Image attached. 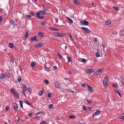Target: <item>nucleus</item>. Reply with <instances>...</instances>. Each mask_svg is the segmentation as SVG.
Masks as SVG:
<instances>
[{
    "instance_id": "nucleus-1",
    "label": "nucleus",
    "mask_w": 124,
    "mask_h": 124,
    "mask_svg": "<svg viewBox=\"0 0 124 124\" xmlns=\"http://www.w3.org/2000/svg\"><path fill=\"white\" fill-rule=\"evenodd\" d=\"M109 81L108 76H106L103 80V84L105 86L107 87L108 85Z\"/></svg>"
},
{
    "instance_id": "nucleus-2",
    "label": "nucleus",
    "mask_w": 124,
    "mask_h": 124,
    "mask_svg": "<svg viewBox=\"0 0 124 124\" xmlns=\"http://www.w3.org/2000/svg\"><path fill=\"white\" fill-rule=\"evenodd\" d=\"M103 71V70L102 68L100 69L96 70V72H95L94 74L93 75H97L101 73Z\"/></svg>"
},
{
    "instance_id": "nucleus-3",
    "label": "nucleus",
    "mask_w": 124,
    "mask_h": 124,
    "mask_svg": "<svg viewBox=\"0 0 124 124\" xmlns=\"http://www.w3.org/2000/svg\"><path fill=\"white\" fill-rule=\"evenodd\" d=\"M46 12L43 11L39 10L38 12H37L36 14V16H40V15H45Z\"/></svg>"
},
{
    "instance_id": "nucleus-4",
    "label": "nucleus",
    "mask_w": 124,
    "mask_h": 124,
    "mask_svg": "<svg viewBox=\"0 0 124 124\" xmlns=\"http://www.w3.org/2000/svg\"><path fill=\"white\" fill-rule=\"evenodd\" d=\"M82 30L85 32L86 33H88L91 32L90 30H89L88 28L84 27L81 28Z\"/></svg>"
},
{
    "instance_id": "nucleus-5",
    "label": "nucleus",
    "mask_w": 124,
    "mask_h": 124,
    "mask_svg": "<svg viewBox=\"0 0 124 124\" xmlns=\"http://www.w3.org/2000/svg\"><path fill=\"white\" fill-rule=\"evenodd\" d=\"M26 90H27L30 93H31V91L32 89L30 87H28L27 88L26 85L24 84V92L26 91Z\"/></svg>"
},
{
    "instance_id": "nucleus-6",
    "label": "nucleus",
    "mask_w": 124,
    "mask_h": 124,
    "mask_svg": "<svg viewBox=\"0 0 124 124\" xmlns=\"http://www.w3.org/2000/svg\"><path fill=\"white\" fill-rule=\"evenodd\" d=\"M61 84L59 82H55V85L56 88H59L60 87V86Z\"/></svg>"
},
{
    "instance_id": "nucleus-7",
    "label": "nucleus",
    "mask_w": 124,
    "mask_h": 124,
    "mask_svg": "<svg viewBox=\"0 0 124 124\" xmlns=\"http://www.w3.org/2000/svg\"><path fill=\"white\" fill-rule=\"evenodd\" d=\"M37 41V37L36 36H35L34 37H31L30 41L31 43L35 42Z\"/></svg>"
},
{
    "instance_id": "nucleus-8",
    "label": "nucleus",
    "mask_w": 124,
    "mask_h": 124,
    "mask_svg": "<svg viewBox=\"0 0 124 124\" xmlns=\"http://www.w3.org/2000/svg\"><path fill=\"white\" fill-rule=\"evenodd\" d=\"M94 70L93 69H90L86 70V72L87 73L90 74L91 73H92L94 71Z\"/></svg>"
},
{
    "instance_id": "nucleus-9",
    "label": "nucleus",
    "mask_w": 124,
    "mask_h": 124,
    "mask_svg": "<svg viewBox=\"0 0 124 124\" xmlns=\"http://www.w3.org/2000/svg\"><path fill=\"white\" fill-rule=\"evenodd\" d=\"M60 47L61 48V49L63 50V49L65 47V49H66L67 47V45H66L65 44H61V45Z\"/></svg>"
},
{
    "instance_id": "nucleus-10",
    "label": "nucleus",
    "mask_w": 124,
    "mask_h": 124,
    "mask_svg": "<svg viewBox=\"0 0 124 124\" xmlns=\"http://www.w3.org/2000/svg\"><path fill=\"white\" fill-rule=\"evenodd\" d=\"M29 33L27 31H26L25 32V35L24 38V39L25 41L27 39Z\"/></svg>"
},
{
    "instance_id": "nucleus-11",
    "label": "nucleus",
    "mask_w": 124,
    "mask_h": 124,
    "mask_svg": "<svg viewBox=\"0 0 124 124\" xmlns=\"http://www.w3.org/2000/svg\"><path fill=\"white\" fill-rule=\"evenodd\" d=\"M87 87L88 88V91L89 92L91 93H92L93 92L94 90L93 89L90 85H89Z\"/></svg>"
},
{
    "instance_id": "nucleus-12",
    "label": "nucleus",
    "mask_w": 124,
    "mask_h": 124,
    "mask_svg": "<svg viewBox=\"0 0 124 124\" xmlns=\"http://www.w3.org/2000/svg\"><path fill=\"white\" fill-rule=\"evenodd\" d=\"M53 35L55 36L59 37V32H54L53 33Z\"/></svg>"
},
{
    "instance_id": "nucleus-13",
    "label": "nucleus",
    "mask_w": 124,
    "mask_h": 124,
    "mask_svg": "<svg viewBox=\"0 0 124 124\" xmlns=\"http://www.w3.org/2000/svg\"><path fill=\"white\" fill-rule=\"evenodd\" d=\"M6 77V74H5L2 73L0 74V79H2Z\"/></svg>"
},
{
    "instance_id": "nucleus-14",
    "label": "nucleus",
    "mask_w": 124,
    "mask_h": 124,
    "mask_svg": "<svg viewBox=\"0 0 124 124\" xmlns=\"http://www.w3.org/2000/svg\"><path fill=\"white\" fill-rule=\"evenodd\" d=\"M101 111L99 110H96V112H95L94 114H93V116H96L97 115H99L101 113Z\"/></svg>"
},
{
    "instance_id": "nucleus-15",
    "label": "nucleus",
    "mask_w": 124,
    "mask_h": 124,
    "mask_svg": "<svg viewBox=\"0 0 124 124\" xmlns=\"http://www.w3.org/2000/svg\"><path fill=\"white\" fill-rule=\"evenodd\" d=\"M13 106L14 109L15 110H17L18 108V106L15 103L13 104Z\"/></svg>"
},
{
    "instance_id": "nucleus-16",
    "label": "nucleus",
    "mask_w": 124,
    "mask_h": 124,
    "mask_svg": "<svg viewBox=\"0 0 124 124\" xmlns=\"http://www.w3.org/2000/svg\"><path fill=\"white\" fill-rule=\"evenodd\" d=\"M43 44L42 42H40L37 45H36V46L37 47H42L43 45Z\"/></svg>"
},
{
    "instance_id": "nucleus-17",
    "label": "nucleus",
    "mask_w": 124,
    "mask_h": 124,
    "mask_svg": "<svg viewBox=\"0 0 124 124\" xmlns=\"http://www.w3.org/2000/svg\"><path fill=\"white\" fill-rule=\"evenodd\" d=\"M48 29L51 30H53V31H58L59 30L58 29H57L56 28H53L52 27H49L48 28Z\"/></svg>"
},
{
    "instance_id": "nucleus-18",
    "label": "nucleus",
    "mask_w": 124,
    "mask_h": 124,
    "mask_svg": "<svg viewBox=\"0 0 124 124\" xmlns=\"http://www.w3.org/2000/svg\"><path fill=\"white\" fill-rule=\"evenodd\" d=\"M9 22L11 24L13 25V26H14L16 24L15 22L13 20H10L9 21Z\"/></svg>"
},
{
    "instance_id": "nucleus-19",
    "label": "nucleus",
    "mask_w": 124,
    "mask_h": 124,
    "mask_svg": "<svg viewBox=\"0 0 124 124\" xmlns=\"http://www.w3.org/2000/svg\"><path fill=\"white\" fill-rule=\"evenodd\" d=\"M24 101L25 102L29 105L31 106V105L32 103H30L27 100L25 99H24Z\"/></svg>"
},
{
    "instance_id": "nucleus-20",
    "label": "nucleus",
    "mask_w": 124,
    "mask_h": 124,
    "mask_svg": "<svg viewBox=\"0 0 124 124\" xmlns=\"http://www.w3.org/2000/svg\"><path fill=\"white\" fill-rule=\"evenodd\" d=\"M14 46V44L12 43H10L9 44V47L12 48H13Z\"/></svg>"
},
{
    "instance_id": "nucleus-21",
    "label": "nucleus",
    "mask_w": 124,
    "mask_h": 124,
    "mask_svg": "<svg viewBox=\"0 0 124 124\" xmlns=\"http://www.w3.org/2000/svg\"><path fill=\"white\" fill-rule=\"evenodd\" d=\"M44 93L43 89L41 91H39V96H41L43 95Z\"/></svg>"
},
{
    "instance_id": "nucleus-22",
    "label": "nucleus",
    "mask_w": 124,
    "mask_h": 124,
    "mask_svg": "<svg viewBox=\"0 0 124 124\" xmlns=\"http://www.w3.org/2000/svg\"><path fill=\"white\" fill-rule=\"evenodd\" d=\"M68 59V62H71L72 61V58L71 57L67 56Z\"/></svg>"
},
{
    "instance_id": "nucleus-23",
    "label": "nucleus",
    "mask_w": 124,
    "mask_h": 124,
    "mask_svg": "<svg viewBox=\"0 0 124 124\" xmlns=\"http://www.w3.org/2000/svg\"><path fill=\"white\" fill-rule=\"evenodd\" d=\"M67 18L68 19L70 23H73V21L72 20L71 18H70L69 17H67Z\"/></svg>"
},
{
    "instance_id": "nucleus-24",
    "label": "nucleus",
    "mask_w": 124,
    "mask_h": 124,
    "mask_svg": "<svg viewBox=\"0 0 124 124\" xmlns=\"http://www.w3.org/2000/svg\"><path fill=\"white\" fill-rule=\"evenodd\" d=\"M84 25H88L89 24V23L87 21L84 20L83 21Z\"/></svg>"
},
{
    "instance_id": "nucleus-25",
    "label": "nucleus",
    "mask_w": 124,
    "mask_h": 124,
    "mask_svg": "<svg viewBox=\"0 0 124 124\" xmlns=\"http://www.w3.org/2000/svg\"><path fill=\"white\" fill-rule=\"evenodd\" d=\"M36 17L38 18L39 19H44V17L42 16H36Z\"/></svg>"
},
{
    "instance_id": "nucleus-26",
    "label": "nucleus",
    "mask_w": 124,
    "mask_h": 124,
    "mask_svg": "<svg viewBox=\"0 0 124 124\" xmlns=\"http://www.w3.org/2000/svg\"><path fill=\"white\" fill-rule=\"evenodd\" d=\"M120 82L122 83V85H124V79L121 78L120 79Z\"/></svg>"
},
{
    "instance_id": "nucleus-27",
    "label": "nucleus",
    "mask_w": 124,
    "mask_h": 124,
    "mask_svg": "<svg viewBox=\"0 0 124 124\" xmlns=\"http://www.w3.org/2000/svg\"><path fill=\"white\" fill-rule=\"evenodd\" d=\"M6 75L7 77L8 78H9L11 75V74L9 72H6Z\"/></svg>"
},
{
    "instance_id": "nucleus-28",
    "label": "nucleus",
    "mask_w": 124,
    "mask_h": 124,
    "mask_svg": "<svg viewBox=\"0 0 124 124\" xmlns=\"http://www.w3.org/2000/svg\"><path fill=\"white\" fill-rule=\"evenodd\" d=\"M88 85H89L87 84L86 83H84L82 84L81 86L83 87H86V86L87 87Z\"/></svg>"
},
{
    "instance_id": "nucleus-29",
    "label": "nucleus",
    "mask_w": 124,
    "mask_h": 124,
    "mask_svg": "<svg viewBox=\"0 0 124 124\" xmlns=\"http://www.w3.org/2000/svg\"><path fill=\"white\" fill-rule=\"evenodd\" d=\"M36 63V62H32L31 63V65L32 67H33Z\"/></svg>"
},
{
    "instance_id": "nucleus-30",
    "label": "nucleus",
    "mask_w": 124,
    "mask_h": 124,
    "mask_svg": "<svg viewBox=\"0 0 124 124\" xmlns=\"http://www.w3.org/2000/svg\"><path fill=\"white\" fill-rule=\"evenodd\" d=\"M111 23L110 21H107L105 23V24L106 25H109Z\"/></svg>"
},
{
    "instance_id": "nucleus-31",
    "label": "nucleus",
    "mask_w": 124,
    "mask_h": 124,
    "mask_svg": "<svg viewBox=\"0 0 124 124\" xmlns=\"http://www.w3.org/2000/svg\"><path fill=\"white\" fill-rule=\"evenodd\" d=\"M14 94L15 96H16L18 98L19 97V95L17 92H16Z\"/></svg>"
},
{
    "instance_id": "nucleus-32",
    "label": "nucleus",
    "mask_w": 124,
    "mask_h": 124,
    "mask_svg": "<svg viewBox=\"0 0 124 124\" xmlns=\"http://www.w3.org/2000/svg\"><path fill=\"white\" fill-rule=\"evenodd\" d=\"M11 92L13 94L16 92L14 90V88H12V89L10 90Z\"/></svg>"
},
{
    "instance_id": "nucleus-33",
    "label": "nucleus",
    "mask_w": 124,
    "mask_h": 124,
    "mask_svg": "<svg viewBox=\"0 0 124 124\" xmlns=\"http://www.w3.org/2000/svg\"><path fill=\"white\" fill-rule=\"evenodd\" d=\"M38 34L39 35L41 36H43L44 35L43 33L40 32H39L38 33Z\"/></svg>"
},
{
    "instance_id": "nucleus-34",
    "label": "nucleus",
    "mask_w": 124,
    "mask_h": 124,
    "mask_svg": "<svg viewBox=\"0 0 124 124\" xmlns=\"http://www.w3.org/2000/svg\"><path fill=\"white\" fill-rule=\"evenodd\" d=\"M76 117V116H69V117L71 119H74Z\"/></svg>"
},
{
    "instance_id": "nucleus-35",
    "label": "nucleus",
    "mask_w": 124,
    "mask_h": 124,
    "mask_svg": "<svg viewBox=\"0 0 124 124\" xmlns=\"http://www.w3.org/2000/svg\"><path fill=\"white\" fill-rule=\"evenodd\" d=\"M73 3L74 4H76L78 5L79 4V3L78 2V1L77 0H74L73 1Z\"/></svg>"
},
{
    "instance_id": "nucleus-36",
    "label": "nucleus",
    "mask_w": 124,
    "mask_h": 124,
    "mask_svg": "<svg viewBox=\"0 0 124 124\" xmlns=\"http://www.w3.org/2000/svg\"><path fill=\"white\" fill-rule=\"evenodd\" d=\"M113 8L117 11H118L119 10V9L116 7H114Z\"/></svg>"
},
{
    "instance_id": "nucleus-37",
    "label": "nucleus",
    "mask_w": 124,
    "mask_h": 124,
    "mask_svg": "<svg viewBox=\"0 0 124 124\" xmlns=\"http://www.w3.org/2000/svg\"><path fill=\"white\" fill-rule=\"evenodd\" d=\"M19 102L20 103V105L21 107L23 108V101H19Z\"/></svg>"
},
{
    "instance_id": "nucleus-38",
    "label": "nucleus",
    "mask_w": 124,
    "mask_h": 124,
    "mask_svg": "<svg viewBox=\"0 0 124 124\" xmlns=\"http://www.w3.org/2000/svg\"><path fill=\"white\" fill-rule=\"evenodd\" d=\"M54 106V105H53V104H52L50 105L49 106V107L50 109H51V108H52L53 107V106Z\"/></svg>"
},
{
    "instance_id": "nucleus-39",
    "label": "nucleus",
    "mask_w": 124,
    "mask_h": 124,
    "mask_svg": "<svg viewBox=\"0 0 124 124\" xmlns=\"http://www.w3.org/2000/svg\"><path fill=\"white\" fill-rule=\"evenodd\" d=\"M22 79V78L21 77H18V80L19 82L21 81Z\"/></svg>"
},
{
    "instance_id": "nucleus-40",
    "label": "nucleus",
    "mask_w": 124,
    "mask_h": 124,
    "mask_svg": "<svg viewBox=\"0 0 124 124\" xmlns=\"http://www.w3.org/2000/svg\"><path fill=\"white\" fill-rule=\"evenodd\" d=\"M68 36L71 39H72V40L73 39V38L72 37V35H71V34L70 33H69V34Z\"/></svg>"
},
{
    "instance_id": "nucleus-41",
    "label": "nucleus",
    "mask_w": 124,
    "mask_h": 124,
    "mask_svg": "<svg viewBox=\"0 0 124 124\" xmlns=\"http://www.w3.org/2000/svg\"><path fill=\"white\" fill-rule=\"evenodd\" d=\"M86 101L88 103V104L91 103L92 101L90 100H89L88 99H87Z\"/></svg>"
},
{
    "instance_id": "nucleus-42",
    "label": "nucleus",
    "mask_w": 124,
    "mask_h": 124,
    "mask_svg": "<svg viewBox=\"0 0 124 124\" xmlns=\"http://www.w3.org/2000/svg\"><path fill=\"white\" fill-rule=\"evenodd\" d=\"M115 92L117 93L120 97H121V94L118 91H116Z\"/></svg>"
},
{
    "instance_id": "nucleus-43",
    "label": "nucleus",
    "mask_w": 124,
    "mask_h": 124,
    "mask_svg": "<svg viewBox=\"0 0 124 124\" xmlns=\"http://www.w3.org/2000/svg\"><path fill=\"white\" fill-rule=\"evenodd\" d=\"M59 37H63L64 36V34L63 33L60 34L59 33Z\"/></svg>"
},
{
    "instance_id": "nucleus-44",
    "label": "nucleus",
    "mask_w": 124,
    "mask_h": 124,
    "mask_svg": "<svg viewBox=\"0 0 124 124\" xmlns=\"http://www.w3.org/2000/svg\"><path fill=\"white\" fill-rule=\"evenodd\" d=\"M87 61V60L85 59H82V61L84 63L85 62H86Z\"/></svg>"
},
{
    "instance_id": "nucleus-45",
    "label": "nucleus",
    "mask_w": 124,
    "mask_h": 124,
    "mask_svg": "<svg viewBox=\"0 0 124 124\" xmlns=\"http://www.w3.org/2000/svg\"><path fill=\"white\" fill-rule=\"evenodd\" d=\"M44 82H45V83L46 84H48L49 83V82L46 79L44 81Z\"/></svg>"
},
{
    "instance_id": "nucleus-46",
    "label": "nucleus",
    "mask_w": 124,
    "mask_h": 124,
    "mask_svg": "<svg viewBox=\"0 0 124 124\" xmlns=\"http://www.w3.org/2000/svg\"><path fill=\"white\" fill-rule=\"evenodd\" d=\"M113 86L114 87H115L116 88H117V84H114L113 85Z\"/></svg>"
},
{
    "instance_id": "nucleus-47",
    "label": "nucleus",
    "mask_w": 124,
    "mask_h": 124,
    "mask_svg": "<svg viewBox=\"0 0 124 124\" xmlns=\"http://www.w3.org/2000/svg\"><path fill=\"white\" fill-rule=\"evenodd\" d=\"M83 110H86L87 108L85 106H83Z\"/></svg>"
},
{
    "instance_id": "nucleus-48",
    "label": "nucleus",
    "mask_w": 124,
    "mask_h": 124,
    "mask_svg": "<svg viewBox=\"0 0 124 124\" xmlns=\"http://www.w3.org/2000/svg\"><path fill=\"white\" fill-rule=\"evenodd\" d=\"M96 56L97 57H99L100 56V55L98 53H95Z\"/></svg>"
},
{
    "instance_id": "nucleus-49",
    "label": "nucleus",
    "mask_w": 124,
    "mask_h": 124,
    "mask_svg": "<svg viewBox=\"0 0 124 124\" xmlns=\"http://www.w3.org/2000/svg\"><path fill=\"white\" fill-rule=\"evenodd\" d=\"M45 68V70L47 71H49L50 70L49 69L46 68L45 67H44Z\"/></svg>"
},
{
    "instance_id": "nucleus-50",
    "label": "nucleus",
    "mask_w": 124,
    "mask_h": 124,
    "mask_svg": "<svg viewBox=\"0 0 124 124\" xmlns=\"http://www.w3.org/2000/svg\"><path fill=\"white\" fill-rule=\"evenodd\" d=\"M57 55L60 58L62 59V55L60 54H59L58 53H57Z\"/></svg>"
},
{
    "instance_id": "nucleus-51",
    "label": "nucleus",
    "mask_w": 124,
    "mask_h": 124,
    "mask_svg": "<svg viewBox=\"0 0 124 124\" xmlns=\"http://www.w3.org/2000/svg\"><path fill=\"white\" fill-rule=\"evenodd\" d=\"M10 61L11 62L13 63L14 61V59L13 58H11L10 59Z\"/></svg>"
},
{
    "instance_id": "nucleus-52",
    "label": "nucleus",
    "mask_w": 124,
    "mask_h": 124,
    "mask_svg": "<svg viewBox=\"0 0 124 124\" xmlns=\"http://www.w3.org/2000/svg\"><path fill=\"white\" fill-rule=\"evenodd\" d=\"M40 124H47L44 121H43L41 122Z\"/></svg>"
},
{
    "instance_id": "nucleus-53",
    "label": "nucleus",
    "mask_w": 124,
    "mask_h": 124,
    "mask_svg": "<svg viewBox=\"0 0 124 124\" xmlns=\"http://www.w3.org/2000/svg\"><path fill=\"white\" fill-rule=\"evenodd\" d=\"M31 17V16L30 15H27L26 16V17L27 18H29Z\"/></svg>"
},
{
    "instance_id": "nucleus-54",
    "label": "nucleus",
    "mask_w": 124,
    "mask_h": 124,
    "mask_svg": "<svg viewBox=\"0 0 124 124\" xmlns=\"http://www.w3.org/2000/svg\"><path fill=\"white\" fill-rule=\"evenodd\" d=\"M9 109V107L8 106H7L5 108V110L6 111H7Z\"/></svg>"
},
{
    "instance_id": "nucleus-55",
    "label": "nucleus",
    "mask_w": 124,
    "mask_h": 124,
    "mask_svg": "<svg viewBox=\"0 0 124 124\" xmlns=\"http://www.w3.org/2000/svg\"><path fill=\"white\" fill-rule=\"evenodd\" d=\"M101 46L104 48L105 47V44H103V43L102 44H101Z\"/></svg>"
},
{
    "instance_id": "nucleus-56",
    "label": "nucleus",
    "mask_w": 124,
    "mask_h": 124,
    "mask_svg": "<svg viewBox=\"0 0 124 124\" xmlns=\"http://www.w3.org/2000/svg\"><path fill=\"white\" fill-rule=\"evenodd\" d=\"M30 13L31 14L32 16H34V14L33 12H30Z\"/></svg>"
},
{
    "instance_id": "nucleus-57",
    "label": "nucleus",
    "mask_w": 124,
    "mask_h": 124,
    "mask_svg": "<svg viewBox=\"0 0 124 124\" xmlns=\"http://www.w3.org/2000/svg\"><path fill=\"white\" fill-rule=\"evenodd\" d=\"M51 96V94L50 93H48L47 94V96L48 97H50Z\"/></svg>"
},
{
    "instance_id": "nucleus-58",
    "label": "nucleus",
    "mask_w": 124,
    "mask_h": 124,
    "mask_svg": "<svg viewBox=\"0 0 124 124\" xmlns=\"http://www.w3.org/2000/svg\"><path fill=\"white\" fill-rule=\"evenodd\" d=\"M80 25H84L83 22L82 21H81L80 22Z\"/></svg>"
},
{
    "instance_id": "nucleus-59",
    "label": "nucleus",
    "mask_w": 124,
    "mask_h": 124,
    "mask_svg": "<svg viewBox=\"0 0 124 124\" xmlns=\"http://www.w3.org/2000/svg\"><path fill=\"white\" fill-rule=\"evenodd\" d=\"M41 24L42 25H45L46 24V23L44 22H42L41 23Z\"/></svg>"
},
{
    "instance_id": "nucleus-60",
    "label": "nucleus",
    "mask_w": 124,
    "mask_h": 124,
    "mask_svg": "<svg viewBox=\"0 0 124 124\" xmlns=\"http://www.w3.org/2000/svg\"><path fill=\"white\" fill-rule=\"evenodd\" d=\"M3 18L1 16H0V21L1 22Z\"/></svg>"
},
{
    "instance_id": "nucleus-61",
    "label": "nucleus",
    "mask_w": 124,
    "mask_h": 124,
    "mask_svg": "<svg viewBox=\"0 0 124 124\" xmlns=\"http://www.w3.org/2000/svg\"><path fill=\"white\" fill-rule=\"evenodd\" d=\"M94 41L95 42H97L98 41L97 40V38H95V39L94 40Z\"/></svg>"
},
{
    "instance_id": "nucleus-62",
    "label": "nucleus",
    "mask_w": 124,
    "mask_h": 124,
    "mask_svg": "<svg viewBox=\"0 0 124 124\" xmlns=\"http://www.w3.org/2000/svg\"><path fill=\"white\" fill-rule=\"evenodd\" d=\"M68 74H72V71H69L68 72Z\"/></svg>"
},
{
    "instance_id": "nucleus-63",
    "label": "nucleus",
    "mask_w": 124,
    "mask_h": 124,
    "mask_svg": "<svg viewBox=\"0 0 124 124\" xmlns=\"http://www.w3.org/2000/svg\"><path fill=\"white\" fill-rule=\"evenodd\" d=\"M39 118V117L38 116H35V119H38Z\"/></svg>"
},
{
    "instance_id": "nucleus-64",
    "label": "nucleus",
    "mask_w": 124,
    "mask_h": 124,
    "mask_svg": "<svg viewBox=\"0 0 124 124\" xmlns=\"http://www.w3.org/2000/svg\"><path fill=\"white\" fill-rule=\"evenodd\" d=\"M120 117L121 119H122L124 120V116H121Z\"/></svg>"
}]
</instances>
